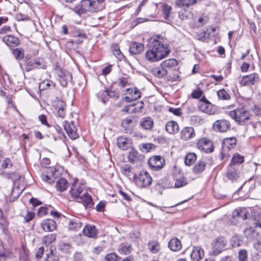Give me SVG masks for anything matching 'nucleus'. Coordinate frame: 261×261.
<instances>
[{
  "label": "nucleus",
  "instance_id": "obj_10",
  "mask_svg": "<svg viewBox=\"0 0 261 261\" xmlns=\"http://www.w3.org/2000/svg\"><path fill=\"white\" fill-rule=\"evenodd\" d=\"M57 74L60 85L63 87H66L68 83L72 80L71 74L67 70L60 69Z\"/></svg>",
  "mask_w": 261,
  "mask_h": 261
},
{
  "label": "nucleus",
  "instance_id": "obj_20",
  "mask_svg": "<svg viewBox=\"0 0 261 261\" xmlns=\"http://www.w3.org/2000/svg\"><path fill=\"white\" fill-rule=\"evenodd\" d=\"M83 234L89 238H94L98 234V230L93 225H87L83 230Z\"/></svg>",
  "mask_w": 261,
  "mask_h": 261
},
{
  "label": "nucleus",
  "instance_id": "obj_47",
  "mask_svg": "<svg viewBox=\"0 0 261 261\" xmlns=\"http://www.w3.org/2000/svg\"><path fill=\"white\" fill-rule=\"evenodd\" d=\"M112 51L113 55L118 59H121L123 55L121 53L119 46L117 44H115L112 46Z\"/></svg>",
  "mask_w": 261,
  "mask_h": 261
},
{
  "label": "nucleus",
  "instance_id": "obj_51",
  "mask_svg": "<svg viewBox=\"0 0 261 261\" xmlns=\"http://www.w3.org/2000/svg\"><path fill=\"white\" fill-rule=\"evenodd\" d=\"M58 256L50 251L49 253L47 254L46 257L43 261H58Z\"/></svg>",
  "mask_w": 261,
  "mask_h": 261
},
{
  "label": "nucleus",
  "instance_id": "obj_1",
  "mask_svg": "<svg viewBox=\"0 0 261 261\" xmlns=\"http://www.w3.org/2000/svg\"><path fill=\"white\" fill-rule=\"evenodd\" d=\"M149 48L145 53V59L150 62L159 61L170 53L168 45L164 44V38L160 35H154L148 39Z\"/></svg>",
  "mask_w": 261,
  "mask_h": 261
},
{
  "label": "nucleus",
  "instance_id": "obj_46",
  "mask_svg": "<svg viewBox=\"0 0 261 261\" xmlns=\"http://www.w3.org/2000/svg\"><path fill=\"white\" fill-rule=\"evenodd\" d=\"M54 173L52 172L50 175L42 174L41 176L42 179L48 183H52L55 182V178L54 175Z\"/></svg>",
  "mask_w": 261,
  "mask_h": 261
},
{
  "label": "nucleus",
  "instance_id": "obj_43",
  "mask_svg": "<svg viewBox=\"0 0 261 261\" xmlns=\"http://www.w3.org/2000/svg\"><path fill=\"white\" fill-rule=\"evenodd\" d=\"M217 96L219 99L226 100L230 99V96L224 89H221L217 92Z\"/></svg>",
  "mask_w": 261,
  "mask_h": 261
},
{
  "label": "nucleus",
  "instance_id": "obj_49",
  "mask_svg": "<svg viewBox=\"0 0 261 261\" xmlns=\"http://www.w3.org/2000/svg\"><path fill=\"white\" fill-rule=\"evenodd\" d=\"M248 255L246 250L242 249L239 252V260L247 261Z\"/></svg>",
  "mask_w": 261,
  "mask_h": 261
},
{
  "label": "nucleus",
  "instance_id": "obj_56",
  "mask_svg": "<svg viewBox=\"0 0 261 261\" xmlns=\"http://www.w3.org/2000/svg\"><path fill=\"white\" fill-rule=\"evenodd\" d=\"M202 94V91L199 89H198L196 90L193 91V92L191 94V96L193 98L198 99L201 97Z\"/></svg>",
  "mask_w": 261,
  "mask_h": 261
},
{
  "label": "nucleus",
  "instance_id": "obj_41",
  "mask_svg": "<svg viewBox=\"0 0 261 261\" xmlns=\"http://www.w3.org/2000/svg\"><path fill=\"white\" fill-rule=\"evenodd\" d=\"M148 248L152 253H156L160 250V244L156 241L149 242L148 243Z\"/></svg>",
  "mask_w": 261,
  "mask_h": 261
},
{
  "label": "nucleus",
  "instance_id": "obj_13",
  "mask_svg": "<svg viewBox=\"0 0 261 261\" xmlns=\"http://www.w3.org/2000/svg\"><path fill=\"white\" fill-rule=\"evenodd\" d=\"M143 107L144 103L141 101H139L124 107L122 111L129 113H137L141 112Z\"/></svg>",
  "mask_w": 261,
  "mask_h": 261
},
{
  "label": "nucleus",
  "instance_id": "obj_24",
  "mask_svg": "<svg viewBox=\"0 0 261 261\" xmlns=\"http://www.w3.org/2000/svg\"><path fill=\"white\" fill-rule=\"evenodd\" d=\"M237 139L235 137L225 138L223 141L222 149L224 151L226 149L230 150L236 145Z\"/></svg>",
  "mask_w": 261,
  "mask_h": 261
},
{
  "label": "nucleus",
  "instance_id": "obj_4",
  "mask_svg": "<svg viewBox=\"0 0 261 261\" xmlns=\"http://www.w3.org/2000/svg\"><path fill=\"white\" fill-rule=\"evenodd\" d=\"M229 115L233 119L239 123H244L250 119L251 115L246 108L239 107L229 112Z\"/></svg>",
  "mask_w": 261,
  "mask_h": 261
},
{
  "label": "nucleus",
  "instance_id": "obj_38",
  "mask_svg": "<svg viewBox=\"0 0 261 261\" xmlns=\"http://www.w3.org/2000/svg\"><path fill=\"white\" fill-rule=\"evenodd\" d=\"M131 245L128 244L121 243L118 249V251L120 254L127 255L131 252Z\"/></svg>",
  "mask_w": 261,
  "mask_h": 261
},
{
  "label": "nucleus",
  "instance_id": "obj_26",
  "mask_svg": "<svg viewBox=\"0 0 261 261\" xmlns=\"http://www.w3.org/2000/svg\"><path fill=\"white\" fill-rule=\"evenodd\" d=\"M3 41L9 46L14 47L19 44V39L13 35H8L3 38Z\"/></svg>",
  "mask_w": 261,
  "mask_h": 261
},
{
  "label": "nucleus",
  "instance_id": "obj_50",
  "mask_svg": "<svg viewBox=\"0 0 261 261\" xmlns=\"http://www.w3.org/2000/svg\"><path fill=\"white\" fill-rule=\"evenodd\" d=\"M59 249L62 251L68 253L69 252L70 249V245L68 243H61L59 245Z\"/></svg>",
  "mask_w": 261,
  "mask_h": 261
},
{
  "label": "nucleus",
  "instance_id": "obj_6",
  "mask_svg": "<svg viewBox=\"0 0 261 261\" xmlns=\"http://www.w3.org/2000/svg\"><path fill=\"white\" fill-rule=\"evenodd\" d=\"M212 158L203 157L198 161L193 168V172L196 174H200L205 170L207 167L213 164Z\"/></svg>",
  "mask_w": 261,
  "mask_h": 261
},
{
  "label": "nucleus",
  "instance_id": "obj_27",
  "mask_svg": "<svg viewBox=\"0 0 261 261\" xmlns=\"http://www.w3.org/2000/svg\"><path fill=\"white\" fill-rule=\"evenodd\" d=\"M169 248L173 251H178L181 249V243L177 238L172 239L168 243Z\"/></svg>",
  "mask_w": 261,
  "mask_h": 261
},
{
  "label": "nucleus",
  "instance_id": "obj_14",
  "mask_svg": "<svg viewBox=\"0 0 261 261\" xmlns=\"http://www.w3.org/2000/svg\"><path fill=\"white\" fill-rule=\"evenodd\" d=\"M259 76L257 73H252L244 76L240 82L242 86H249L255 84L258 81Z\"/></svg>",
  "mask_w": 261,
  "mask_h": 261
},
{
  "label": "nucleus",
  "instance_id": "obj_3",
  "mask_svg": "<svg viewBox=\"0 0 261 261\" xmlns=\"http://www.w3.org/2000/svg\"><path fill=\"white\" fill-rule=\"evenodd\" d=\"M74 12L79 14L86 13L87 12H94L98 11L96 3L92 0H82L74 8Z\"/></svg>",
  "mask_w": 261,
  "mask_h": 261
},
{
  "label": "nucleus",
  "instance_id": "obj_39",
  "mask_svg": "<svg viewBox=\"0 0 261 261\" xmlns=\"http://www.w3.org/2000/svg\"><path fill=\"white\" fill-rule=\"evenodd\" d=\"M41 65V63L37 60H32L27 62L25 66V70L29 71L35 68H39Z\"/></svg>",
  "mask_w": 261,
  "mask_h": 261
},
{
  "label": "nucleus",
  "instance_id": "obj_15",
  "mask_svg": "<svg viewBox=\"0 0 261 261\" xmlns=\"http://www.w3.org/2000/svg\"><path fill=\"white\" fill-rule=\"evenodd\" d=\"M226 241L224 238L220 237L217 238L214 245L213 254L217 255L220 253L221 252L222 248L226 246Z\"/></svg>",
  "mask_w": 261,
  "mask_h": 261
},
{
  "label": "nucleus",
  "instance_id": "obj_42",
  "mask_svg": "<svg viewBox=\"0 0 261 261\" xmlns=\"http://www.w3.org/2000/svg\"><path fill=\"white\" fill-rule=\"evenodd\" d=\"M56 239V235L54 233L49 234L44 237L42 240L43 243L46 246L49 245Z\"/></svg>",
  "mask_w": 261,
  "mask_h": 261
},
{
  "label": "nucleus",
  "instance_id": "obj_64",
  "mask_svg": "<svg viewBox=\"0 0 261 261\" xmlns=\"http://www.w3.org/2000/svg\"><path fill=\"white\" fill-rule=\"evenodd\" d=\"M105 92H106V94L110 97H114L116 99L119 97V94L118 93H116L115 92L109 91H108V90H106L105 91Z\"/></svg>",
  "mask_w": 261,
  "mask_h": 261
},
{
  "label": "nucleus",
  "instance_id": "obj_11",
  "mask_svg": "<svg viewBox=\"0 0 261 261\" xmlns=\"http://www.w3.org/2000/svg\"><path fill=\"white\" fill-rule=\"evenodd\" d=\"M196 136L195 132L193 127H185L180 132V138L184 141L193 139Z\"/></svg>",
  "mask_w": 261,
  "mask_h": 261
},
{
  "label": "nucleus",
  "instance_id": "obj_23",
  "mask_svg": "<svg viewBox=\"0 0 261 261\" xmlns=\"http://www.w3.org/2000/svg\"><path fill=\"white\" fill-rule=\"evenodd\" d=\"M56 227V222L52 219L44 220L41 223V228L45 231H54Z\"/></svg>",
  "mask_w": 261,
  "mask_h": 261
},
{
  "label": "nucleus",
  "instance_id": "obj_57",
  "mask_svg": "<svg viewBox=\"0 0 261 261\" xmlns=\"http://www.w3.org/2000/svg\"><path fill=\"white\" fill-rule=\"evenodd\" d=\"M56 107L58 110L59 109H65L66 107V105L64 101L62 100H58L56 102Z\"/></svg>",
  "mask_w": 261,
  "mask_h": 261
},
{
  "label": "nucleus",
  "instance_id": "obj_29",
  "mask_svg": "<svg viewBox=\"0 0 261 261\" xmlns=\"http://www.w3.org/2000/svg\"><path fill=\"white\" fill-rule=\"evenodd\" d=\"M68 187L67 180L64 178H61L57 180L56 185V188L57 191L63 192L65 191Z\"/></svg>",
  "mask_w": 261,
  "mask_h": 261
},
{
  "label": "nucleus",
  "instance_id": "obj_62",
  "mask_svg": "<svg viewBox=\"0 0 261 261\" xmlns=\"http://www.w3.org/2000/svg\"><path fill=\"white\" fill-rule=\"evenodd\" d=\"M130 96H133V97L134 98L135 100H136L141 98V93L139 90H138L137 89H135L134 92Z\"/></svg>",
  "mask_w": 261,
  "mask_h": 261
},
{
  "label": "nucleus",
  "instance_id": "obj_48",
  "mask_svg": "<svg viewBox=\"0 0 261 261\" xmlns=\"http://www.w3.org/2000/svg\"><path fill=\"white\" fill-rule=\"evenodd\" d=\"M187 184V181L186 179L181 177L179 178L176 179L175 182V187L176 188H180L184 186H186Z\"/></svg>",
  "mask_w": 261,
  "mask_h": 261
},
{
  "label": "nucleus",
  "instance_id": "obj_8",
  "mask_svg": "<svg viewBox=\"0 0 261 261\" xmlns=\"http://www.w3.org/2000/svg\"><path fill=\"white\" fill-rule=\"evenodd\" d=\"M63 126L70 138L73 140L79 137V134L77 133L74 122L71 121L70 122H69L67 121H64L63 123Z\"/></svg>",
  "mask_w": 261,
  "mask_h": 261
},
{
  "label": "nucleus",
  "instance_id": "obj_37",
  "mask_svg": "<svg viewBox=\"0 0 261 261\" xmlns=\"http://www.w3.org/2000/svg\"><path fill=\"white\" fill-rule=\"evenodd\" d=\"M55 83L53 81L48 80H44L39 84V88L43 90L51 88L55 89Z\"/></svg>",
  "mask_w": 261,
  "mask_h": 261
},
{
  "label": "nucleus",
  "instance_id": "obj_35",
  "mask_svg": "<svg viewBox=\"0 0 261 261\" xmlns=\"http://www.w3.org/2000/svg\"><path fill=\"white\" fill-rule=\"evenodd\" d=\"M244 236L249 240H253L255 237L257 232L252 227L247 228L243 231Z\"/></svg>",
  "mask_w": 261,
  "mask_h": 261
},
{
  "label": "nucleus",
  "instance_id": "obj_22",
  "mask_svg": "<svg viewBox=\"0 0 261 261\" xmlns=\"http://www.w3.org/2000/svg\"><path fill=\"white\" fill-rule=\"evenodd\" d=\"M199 110L208 115H214L215 113V108L210 102H202L199 105Z\"/></svg>",
  "mask_w": 261,
  "mask_h": 261
},
{
  "label": "nucleus",
  "instance_id": "obj_9",
  "mask_svg": "<svg viewBox=\"0 0 261 261\" xmlns=\"http://www.w3.org/2000/svg\"><path fill=\"white\" fill-rule=\"evenodd\" d=\"M230 127L229 122L225 119L216 121L213 126V129L218 132L224 133L227 132Z\"/></svg>",
  "mask_w": 261,
  "mask_h": 261
},
{
  "label": "nucleus",
  "instance_id": "obj_60",
  "mask_svg": "<svg viewBox=\"0 0 261 261\" xmlns=\"http://www.w3.org/2000/svg\"><path fill=\"white\" fill-rule=\"evenodd\" d=\"M252 110L256 116H261V106L254 105Z\"/></svg>",
  "mask_w": 261,
  "mask_h": 261
},
{
  "label": "nucleus",
  "instance_id": "obj_53",
  "mask_svg": "<svg viewBox=\"0 0 261 261\" xmlns=\"http://www.w3.org/2000/svg\"><path fill=\"white\" fill-rule=\"evenodd\" d=\"M118 256L116 255V254L114 253H111L108 254L105 256V260L106 261H117L118 259Z\"/></svg>",
  "mask_w": 261,
  "mask_h": 261
},
{
  "label": "nucleus",
  "instance_id": "obj_40",
  "mask_svg": "<svg viewBox=\"0 0 261 261\" xmlns=\"http://www.w3.org/2000/svg\"><path fill=\"white\" fill-rule=\"evenodd\" d=\"M197 156L194 153H189L185 156V163L187 166H191L194 164L196 160Z\"/></svg>",
  "mask_w": 261,
  "mask_h": 261
},
{
  "label": "nucleus",
  "instance_id": "obj_45",
  "mask_svg": "<svg viewBox=\"0 0 261 261\" xmlns=\"http://www.w3.org/2000/svg\"><path fill=\"white\" fill-rule=\"evenodd\" d=\"M133 169L129 165H124L121 167L122 172L126 176H130L131 173L133 174Z\"/></svg>",
  "mask_w": 261,
  "mask_h": 261
},
{
  "label": "nucleus",
  "instance_id": "obj_28",
  "mask_svg": "<svg viewBox=\"0 0 261 261\" xmlns=\"http://www.w3.org/2000/svg\"><path fill=\"white\" fill-rule=\"evenodd\" d=\"M167 70L162 67L161 64L160 66L154 67L152 70V73L156 77L162 78L166 76L167 74Z\"/></svg>",
  "mask_w": 261,
  "mask_h": 261
},
{
  "label": "nucleus",
  "instance_id": "obj_5",
  "mask_svg": "<svg viewBox=\"0 0 261 261\" xmlns=\"http://www.w3.org/2000/svg\"><path fill=\"white\" fill-rule=\"evenodd\" d=\"M136 184L140 188H145L150 186L152 182V178L149 174L145 170L140 171L138 176L134 174Z\"/></svg>",
  "mask_w": 261,
  "mask_h": 261
},
{
  "label": "nucleus",
  "instance_id": "obj_44",
  "mask_svg": "<svg viewBox=\"0 0 261 261\" xmlns=\"http://www.w3.org/2000/svg\"><path fill=\"white\" fill-rule=\"evenodd\" d=\"M12 53L17 60H20L24 57L23 50L21 48H17L13 49Z\"/></svg>",
  "mask_w": 261,
  "mask_h": 261
},
{
  "label": "nucleus",
  "instance_id": "obj_16",
  "mask_svg": "<svg viewBox=\"0 0 261 261\" xmlns=\"http://www.w3.org/2000/svg\"><path fill=\"white\" fill-rule=\"evenodd\" d=\"M204 251L200 247H193L190 256L192 261H200L204 256Z\"/></svg>",
  "mask_w": 261,
  "mask_h": 261
},
{
  "label": "nucleus",
  "instance_id": "obj_21",
  "mask_svg": "<svg viewBox=\"0 0 261 261\" xmlns=\"http://www.w3.org/2000/svg\"><path fill=\"white\" fill-rule=\"evenodd\" d=\"M144 49V46L141 43L133 42L130 43L129 51L132 55H139Z\"/></svg>",
  "mask_w": 261,
  "mask_h": 261
},
{
  "label": "nucleus",
  "instance_id": "obj_34",
  "mask_svg": "<svg viewBox=\"0 0 261 261\" xmlns=\"http://www.w3.org/2000/svg\"><path fill=\"white\" fill-rule=\"evenodd\" d=\"M161 64L162 67L167 70L176 66L177 61L174 59H169L163 61Z\"/></svg>",
  "mask_w": 261,
  "mask_h": 261
},
{
  "label": "nucleus",
  "instance_id": "obj_7",
  "mask_svg": "<svg viewBox=\"0 0 261 261\" xmlns=\"http://www.w3.org/2000/svg\"><path fill=\"white\" fill-rule=\"evenodd\" d=\"M149 167L153 170L158 171L162 169L165 164V160L160 155L153 156L148 161Z\"/></svg>",
  "mask_w": 261,
  "mask_h": 261
},
{
  "label": "nucleus",
  "instance_id": "obj_63",
  "mask_svg": "<svg viewBox=\"0 0 261 261\" xmlns=\"http://www.w3.org/2000/svg\"><path fill=\"white\" fill-rule=\"evenodd\" d=\"M105 207V202L100 201L96 206V209L98 212H103Z\"/></svg>",
  "mask_w": 261,
  "mask_h": 261
},
{
  "label": "nucleus",
  "instance_id": "obj_33",
  "mask_svg": "<svg viewBox=\"0 0 261 261\" xmlns=\"http://www.w3.org/2000/svg\"><path fill=\"white\" fill-rule=\"evenodd\" d=\"M128 157L129 161L132 163H136L139 160H142L143 158L142 155L139 154L137 151L134 149H132V151L129 152Z\"/></svg>",
  "mask_w": 261,
  "mask_h": 261
},
{
  "label": "nucleus",
  "instance_id": "obj_12",
  "mask_svg": "<svg viewBox=\"0 0 261 261\" xmlns=\"http://www.w3.org/2000/svg\"><path fill=\"white\" fill-rule=\"evenodd\" d=\"M240 172L238 171V167L232 166L229 164L227 167V178L232 181H237L240 177Z\"/></svg>",
  "mask_w": 261,
  "mask_h": 261
},
{
  "label": "nucleus",
  "instance_id": "obj_30",
  "mask_svg": "<svg viewBox=\"0 0 261 261\" xmlns=\"http://www.w3.org/2000/svg\"><path fill=\"white\" fill-rule=\"evenodd\" d=\"M117 145L121 149L126 150L129 145V140L124 137H119L117 139Z\"/></svg>",
  "mask_w": 261,
  "mask_h": 261
},
{
  "label": "nucleus",
  "instance_id": "obj_18",
  "mask_svg": "<svg viewBox=\"0 0 261 261\" xmlns=\"http://www.w3.org/2000/svg\"><path fill=\"white\" fill-rule=\"evenodd\" d=\"M140 125L144 130H150L154 126V121L150 117L142 118L140 121Z\"/></svg>",
  "mask_w": 261,
  "mask_h": 261
},
{
  "label": "nucleus",
  "instance_id": "obj_32",
  "mask_svg": "<svg viewBox=\"0 0 261 261\" xmlns=\"http://www.w3.org/2000/svg\"><path fill=\"white\" fill-rule=\"evenodd\" d=\"M172 8L171 6L164 4L163 5L162 15L164 19L167 21H171V11Z\"/></svg>",
  "mask_w": 261,
  "mask_h": 261
},
{
  "label": "nucleus",
  "instance_id": "obj_61",
  "mask_svg": "<svg viewBox=\"0 0 261 261\" xmlns=\"http://www.w3.org/2000/svg\"><path fill=\"white\" fill-rule=\"evenodd\" d=\"M178 17L180 19L182 20L186 19L188 18V14L187 13V10H183L179 11L178 12Z\"/></svg>",
  "mask_w": 261,
  "mask_h": 261
},
{
  "label": "nucleus",
  "instance_id": "obj_54",
  "mask_svg": "<svg viewBox=\"0 0 261 261\" xmlns=\"http://www.w3.org/2000/svg\"><path fill=\"white\" fill-rule=\"evenodd\" d=\"M12 166V163L11 160L9 158H5L2 164V167L3 168H7L11 167Z\"/></svg>",
  "mask_w": 261,
  "mask_h": 261
},
{
  "label": "nucleus",
  "instance_id": "obj_59",
  "mask_svg": "<svg viewBox=\"0 0 261 261\" xmlns=\"http://www.w3.org/2000/svg\"><path fill=\"white\" fill-rule=\"evenodd\" d=\"M16 18L18 21H24L29 20V17L28 15L19 13L16 15Z\"/></svg>",
  "mask_w": 261,
  "mask_h": 261
},
{
  "label": "nucleus",
  "instance_id": "obj_17",
  "mask_svg": "<svg viewBox=\"0 0 261 261\" xmlns=\"http://www.w3.org/2000/svg\"><path fill=\"white\" fill-rule=\"evenodd\" d=\"M211 145L210 141L205 139H201L198 141L196 144L197 147L201 151L205 152H211L213 149L210 148Z\"/></svg>",
  "mask_w": 261,
  "mask_h": 261
},
{
  "label": "nucleus",
  "instance_id": "obj_2",
  "mask_svg": "<svg viewBox=\"0 0 261 261\" xmlns=\"http://www.w3.org/2000/svg\"><path fill=\"white\" fill-rule=\"evenodd\" d=\"M85 185L75 180L71 185L70 194L72 197L78 202L82 203L85 207H91L94 205L91 196L87 192H84Z\"/></svg>",
  "mask_w": 261,
  "mask_h": 261
},
{
  "label": "nucleus",
  "instance_id": "obj_25",
  "mask_svg": "<svg viewBox=\"0 0 261 261\" xmlns=\"http://www.w3.org/2000/svg\"><path fill=\"white\" fill-rule=\"evenodd\" d=\"M165 129L169 134H174L179 131V127L176 121L171 120L166 123Z\"/></svg>",
  "mask_w": 261,
  "mask_h": 261
},
{
  "label": "nucleus",
  "instance_id": "obj_19",
  "mask_svg": "<svg viewBox=\"0 0 261 261\" xmlns=\"http://www.w3.org/2000/svg\"><path fill=\"white\" fill-rule=\"evenodd\" d=\"M197 3V0H176L175 5L176 7L183 10H187Z\"/></svg>",
  "mask_w": 261,
  "mask_h": 261
},
{
  "label": "nucleus",
  "instance_id": "obj_55",
  "mask_svg": "<svg viewBox=\"0 0 261 261\" xmlns=\"http://www.w3.org/2000/svg\"><path fill=\"white\" fill-rule=\"evenodd\" d=\"M191 122L193 124H201L202 122V119L197 116H193L191 118Z\"/></svg>",
  "mask_w": 261,
  "mask_h": 261
},
{
  "label": "nucleus",
  "instance_id": "obj_36",
  "mask_svg": "<svg viewBox=\"0 0 261 261\" xmlns=\"http://www.w3.org/2000/svg\"><path fill=\"white\" fill-rule=\"evenodd\" d=\"M244 161V156L238 153H236L233 154L230 164H232V166H237L238 165L242 164Z\"/></svg>",
  "mask_w": 261,
  "mask_h": 261
},
{
  "label": "nucleus",
  "instance_id": "obj_31",
  "mask_svg": "<svg viewBox=\"0 0 261 261\" xmlns=\"http://www.w3.org/2000/svg\"><path fill=\"white\" fill-rule=\"evenodd\" d=\"M82 222L77 218H73L69 221L68 228L70 230H78L82 227Z\"/></svg>",
  "mask_w": 261,
  "mask_h": 261
},
{
  "label": "nucleus",
  "instance_id": "obj_52",
  "mask_svg": "<svg viewBox=\"0 0 261 261\" xmlns=\"http://www.w3.org/2000/svg\"><path fill=\"white\" fill-rule=\"evenodd\" d=\"M194 37L200 41H205L209 38V34H195Z\"/></svg>",
  "mask_w": 261,
  "mask_h": 261
},
{
  "label": "nucleus",
  "instance_id": "obj_58",
  "mask_svg": "<svg viewBox=\"0 0 261 261\" xmlns=\"http://www.w3.org/2000/svg\"><path fill=\"white\" fill-rule=\"evenodd\" d=\"M208 21V17L206 15H203L198 18V22L200 25L206 24Z\"/></svg>",
  "mask_w": 261,
  "mask_h": 261
}]
</instances>
